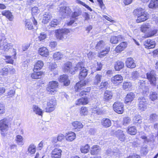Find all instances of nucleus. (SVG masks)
<instances>
[{"label":"nucleus","instance_id":"obj_1","mask_svg":"<svg viewBox=\"0 0 158 158\" xmlns=\"http://www.w3.org/2000/svg\"><path fill=\"white\" fill-rule=\"evenodd\" d=\"M12 119L7 117L0 120V130L2 135L4 136L5 133L8 130L9 128L11 126Z\"/></svg>","mask_w":158,"mask_h":158},{"label":"nucleus","instance_id":"obj_2","mask_svg":"<svg viewBox=\"0 0 158 158\" xmlns=\"http://www.w3.org/2000/svg\"><path fill=\"white\" fill-rule=\"evenodd\" d=\"M95 47L97 49L102 50L98 54V56L99 57H102L104 56L110 50V47L106 46L105 42L102 40L98 43Z\"/></svg>","mask_w":158,"mask_h":158},{"label":"nucleus","instance_id":"obj_3","mask_svg":"<svg viewBox=\"0 0 158 158\" xmlns=\"http://www.w3.org/2000/svg\"><path fill=\"white\" fill-rule=\"evenodd\" d=\"M79 65L77 64L75 66H73L72 63L70 62H67L64 65L63 67V71L65 72H69L72 74H74L76 72V69L79 67Z\"/></svg>","mask_w":158,"mask_h":158},{"label":"nucleus","instance_id":"obj_4","mask_svg":"<svg viewBox=\"0 0 158 158\" xmlns=\"http://www.w3.org/2000/svg\"><path fill=\"white\" fill-rule=\"evenodd\" d=\"M77 65H79V67L76 69V72L79 70V78L80 80H82L87 76L88 73V70L84 67V64L82 62H79Z\"/></svg>","mask_w":158,"mask_h":158},{"label":"nucleus","instance_id":"obj_5","mask_svg":"<svg viewBox=\"0 0 158 158\" xmlns=\"http://www.w3.org/2000/svg\"><path fill=\"white\" fill-rule=\"evenodd\" d=\"M69 29L66 28L58 30L56 32V37L57 39L63 40L66 38L67 34L70 32Z\"/></svg>","mask_w":158,"mask_h":158},{"label":"nucleus","instance_id":"obj_6","mask_svg":"<svg viewBox=\"0 0 158 158\" xmlns=\"http://www.w3.org/2000/svg\"><path fill=\"white\" fill-rule=\"evenodd\" d=\"M58 85V83L56 81H50L47 85L46 90L48 92L53 94L56 92Z\"/></svg>","mask_w":158,"mask_h":158},{"label":"nucleus","instance_id":"obj_7","mask_svg":"<svg viewBox=\"0 0 158 158\" xmlns=\"http://www.w3.org/2000/svg\"><path fill=\"white\" fill-rule=\"evenodd\" d=\"M113 127L111 128V134L113 135L116 136L120 141H124L125 140V135L123 133V131L121 130H118L115 131L113 128Z\"/></svg>","mask_w":158,"mask_h":158},{"label":"nucleus","instance_id":"obj_8","mask_svg":"<svg viewBox=\"0 0 158 158\" xmlns=\"http://www.w3.org/2000/svg\"><path fill=\"white\" fill-rule=\"evenodd\" d=\"M139 109L141 111H144L147 108V101L143 97H139L138 99Z\"/></svg>","mask_w":158,"mask_h":158},{"label":"nucleus","instance_id":"obj_9","mask_svg":"<svg viewBox=\"0 0 158 158\" xmlns=\"http://www.w3.org/2000/svg\"><path fill=\"white\" fill-rule=\"evenodd\" d=\"M72 11L69 7L63 6L61 7L59 10V14L63 18H65L69 15Z\"/></svg>","mask_w":158,"mask_h":158},{"label":"nucleus","instance_id":"obj_10","mask_svg":"<svg viewBox=\"0 0 158 158\" xmlns=\"http://www.w3.org/2000/svg\"><path fill=\"white\" fill-rule=\"evenodd\" d=\"M123 105L120 102H115L113 105L114 110L119 114H122L124 111Z\"/></svg>","mask_w":158,"mask_h":158},{"label":"nucleus","instance_id":"obj_11","mask_svg":"<svg viewBox=\"0 0 158 158\" xmlns=\"http://www.w3.org/2000/svg\"><path fill=\"white\" fill-rule=\"evenodd\" d=\"M147 79L149 80L150 84L153 85L156 84V74L154 71H152L146 74Z\"/></svg>","mask_w":158,"mask_h":158},{"label":"nucleus","instance_id":"obj_12","mask_svg":"<svg viewBox=\"0 0 158 158\" xmlns=\"http://www.w3.org/2000/svg\"><path fill=\"white\" fill-rule=\"evenodd\" d=\"M88 83L87 80L82 81L81 80L80 81L76 83L75 86V89L76 91L80 92L81 90L84 88V87Z\"/></svg>","mask_w":158,"mask_h":158},{"label":"nucleus","instance_id":"obj_13","mask_svg":"<svg viewBox=\"0 0 158 158\" xmlns=\"http://www.w3.org/2000/svg\"><path fill=\"white\" fill-rule=\"evenodd\" d=\"M62 150L58 148H54L51 152L52 158H60L61 156Z\"/></svg>","mask_w":158,"mask_h":158},{"label":"nucleus","instance_id":"obj_14","mask_svg":"<svg viewBox=\"0 0 158 158\" xmlns=\"http://www.w3.org/2000/svg\"><path fill=\"white\" fill-rule=\"evenodd\" d=\"M144 45L145 48L150 49L154 48L155 46L156 43L154 41L148 39L145 41Z\"/></svg>","mask_w":158,"mask_h":158},{"label":"nucleus","instance_id":"obj_15","mask_svg":"<svg viewBox=\"0 0 158 158\" xmlns=\"http://www.w3.org/2000/svg\"><path fill=\"white\" fill-rule=\"evenodd\" d=\"M59 81L63 82L65 86H68L70 84V82L68 78V77L66 75H63L60 76L59 78Z\"/></svg>","mask_w":158,"mask_h":158},{"label":"nucleus","instance_id":"obj_16","mask_svg":"<svg viewBox=\"0 0 158 158\" xmlns=\"http://www.w3.org/2000/svg\"><path fill=\"white\" fill-rule=\"evenodd\" d=\"M123 80V77L120 75H116L112 77L111 82L114 84L118 85Z\"/></svg>","mask_w":158,"mask_h":158},{"label":"nucleus","instance_id":"obj_17","mask_svg":"<svg viewBox=\"0 0 158 158\" xmlns=\"http://www.w3.org/2000/svg\"><path fill=\"white\" fill-rule=\"evenodd\" d=\"M126 65L127 67L131 69L134 68L136 66L134 60L131 58H127L126 62Z\"/></svg>","mask_w":158,"mask_h":158},{"label":"nucleus","instance_id":"obj_18","mask_svg":"<svg viewBox=\"0 0 158 158\" xmlns=\"http://www.w3.org/2000/svg\"><path fill=\"white\" fill-rule=\"evenodd\" d=\"M113 93L111 91L106 90L104 93V99L105 101H108L112 99Z\"/></svg>","mask_w":158,"mask_h":158},{"label":"nucleus","instance_id":"obj_19","mask_svg":"<svg viewBox=\"0 0 158 158\" xmlns=\"http://www.w3.org/2000/svg\"><path fill=\"white\" fill-rule=\"evenodd\" d=\"M135 94L131 92L127 94L125 98V102L127 103L132 101L135 98Z\"/></svg>","mask_w":158,"mask_h":158},{"label":"nucleus","instance_id":"obj_20","mask_svg":"<svg viewBox=\"0 0 158 158\" xmlns=\"http://www.w3.org/2000/svg\"><path fill=\"white\" fill-rule=\"evenodd\" d=\"M127 45V44L126 42H122L116 47L115 51L117 52H119L123 50L126 48Z\"/></svg>","mask_w":158,"mask_h":158},{"label":"nucleus","instance_id":"obj_21","mask_svg":"<svg viewBox=\"0 0 158 158\" xmlns=\"http://www.w3.org/2000/svg\"><path fill=\"white\" fill-rule=\"evenodd\" d=\"M123 39V36L121 35L112 36L110 38V42L113 44H117L118 41H122Z\"/></svg>","mask_w":158,"mask_h":158},{"label":"nucleus","instance_id":"obj_22","mask_svg":"<svg viewBox=\"0 0 158 158\" xmlns=\"http://www.w3.org/2000/svg\"><path fill=\"white\" fill-rule=\"evenodd\" d=\"M126 131L128 134L131 135H134L137 133L136 127L135 126L128 127Z\"/></svg>","mask_w":158,"mask_h":158},{"label":"nucleus","instance_id":"obj_23","mask_svg":"<svg viewBox=\"0 0 158 158\" xmlns=\"http://www.w3.org/2000/svg\"><path fill=\"white\" fill-rule=\"evenodd\" d=\"M147 19L148 15L147 13L145 12L143 14L138 16L136 21L137 23H139L145 21Z\"/></svg>","mask_w":158,"mask_h":158},{"label":"nucleus","instance_id":"obj_24","mask_svg":"<svg viewBox=\"0 0 158 158\" xmlns=\"http://www.w3.org/2000/svg\"><path fill=\"white\" fill-rule=\"evenodd\" d=\"M114 68L116 71H119L124 67V63L121 61L118 60L114 64Z\"/></svg>","mask_w":158,"mask_h":158},{"label":"nucleus","instance_id":"obj_25","mask_svg":"<svg viewBox=\"0 0 158 158\" xmlns=\"http://www.w3.org/2000/svg\"><path fill=\"white\" fill-rule=\"evenodd\" d=\"M32 110L33 112L36 114L42 116L43 112L42 110L38 106L33 105L32 106Z\"/></svg>","mask_w":158,"mask_h":158},{"label":"nucleus","instance_id":"obj_26","mask_svg":"<svg viewBox=\"0 0 158 158\" xmlns=\"http://www.w3.org/2000/svg\"><path fill=\"white\" fill-rule=\"evenodd\" d=\"M102 125L105 128L110 127L111 125V120L109 118H103L101 121Z\"/></svg>","mask_w":158,"mask_h":158},{"label":"nucleus","instance_id":"obj_27","mask_svg":"<svg viewBox=\"0 0 158 158\" xmlns=\"http://www.w3.org/2000/svg\"><path fill=\"white\" fill-rule=\"evenodd\" d=\"M52 17V15L51 13L49 12H46L43 15L42 23L44 24L47 23Z\"/></svg>","mask_w":158,"mask_h":158},{"label":"nucleus","instance_id":"obj_28","mask_svg":"<svg viewBox=\"0 0 158 158\" xmlns=\"http://www.w3.org/2000/svg\"><path fill=\"white\" fill-rule=\"evenodd\" d=\"M72 125L74 129L77 130H79L83 127L82 124L80 122L78 121L73 122L72 123Z\"/></svg>","mask_w":158,"mask_h":158},{"label":"nucleus","instance_id":"obj_29","mask_svg":"<svg viewBox=\"0 0 158 158\" xmlns=\"http://www.w3.org/2000/svg\"><path fill=\"white\" fill-rule=\"evenodd\" d=\"M40 54L43 56L46 57L48 55V49L45 47L40 48L39 50Z\"/></svg>","mask_w":158,"mask_h":158},{"label":"nucleus","instance_id":"obj_30","mask_svg":"<svg viewBox=\"0 0 158 158\" xmlns=\"http://www.w3.org/2000/svg\"><path fill=\"white\" fill-rule=\"evenodd\" d=\"M28 154L31 155L34 154L36 152V146L33 143L31 144L28 147L27 149Z\"/></svg>","mask_w":158,"mask_h":158},{"label":"nucleus","instance_id":"obj_31","mask_svg":"<svg viewBox=\"0 0 158 158\" xmlns=\"http://www.w3.org/2000/svg\"><path fill=\"white\" fill-rule=\"evenodd\" d=\"M76 134L72 132H69L65 136L66 139L69 141H72L75 139Z\"/></svg>","mask_w":158,"mask_h":158},{"label":"nucleus","instance_id":"obj_32","mask_svg":"<svg viewBox=\"0 0 158 158\" xmlns=\"http://www.w3.org/2000/svg\"><path fill=\"white\" fill-rule=\"evenodd\" d=\"M82 11L79 8H76L74 12L72 13V18L77 19V17L80 15L81 14Z\"/></svg>","mask_w":158,"mask_h":158},{"label":"nucleus","instance_id":"obj_33","mask_svg":"<svg viewBox=\"0 0 158 158\" xmlns=\"http://www.w3.org/2000/svg\"><path fill=\"white\" fill-rule=\"evenodd\" d=\"M88 102V100L87 97H83L79 99L77 102V105H85Z\"/></svg>","mask_w":158,"mask_h":158},{"label":"nucleus","instance_id":"obj_34","mask_svg":"<svg viewBox=\"0 0 158 158\" xmlns=\"http://www.w3.org/2000/svg\"><path fill=\"white\" fill-rule=\"evenodd\" d=\"M44 65V63L42 61L39 60L34 65V71H36L41 69Z\"/></svg>","mask_w":158,"mask_h":158},{"label":"nucleus","instance_id":"obj_35","mask_svg":"<svg viewBox=\"0 0 158 158\" xmlns=\"http://www.w3.org/2000/svg\"><path fill=\"white\" fill-rule=\"evenodd\" d=\"M145 12V10L144 9L140 7L137 8L135 10L133 13L135 15L137 16L138 17V16L143 14Z\"/></svg>","mask_w":158,"mask_h":158},{"label":"nucleus","instance_id":"obj_36","mask_svg":"<svg viewBox=\"0 0 158 158\" xmlns=\"http://www.w3.org/2000/svg\"><path fill=\"white\" fill-rule=\"evenodd\" d=\"M2 13L3 15L5 16L10 20H12L13 18V16L10 11L9 10L3 11Z\"/></svg>","mask_w":158,"mask_h":158},{"label":"nucleus","instance_id":"obj_37","mask_svg":"<svg viewBox=\"0 0 158 158\" xmlns=\"http://www.w3.org/2000/svg\"><path fill=\"white\" fill-rule=\"evenodd\" d=\"M34 71V72L31 75V78L35 79L40 78L42 75V73L41 72H35V71Z\"/></svg>","mask_w":158,"mask_h":158},{"label":"nucleus","instance_id":"obj_38","mask_svg":"<svg viewBox=\"0 0 158 158\" xmlns=\"http://www.w3.org/2000/svg\"><path fill=\"white\" fill-rule=\"evenodd\" d=\"M63 57V54L60 52H55L53 56V59L55 60H58L61 59Z\"/></svg>","mask_w":158,"mask_h":158},{"label":"nucleus","instance_id":"obj_39","mask_svg":"<svg viewBox=\"0 0 158 158\" xmlns=\"http://www.w3.org/2000/svg\"><path fill=\"white\" fill-rule=\"evenodd\" d=\"M150 25L148 23L143 24L141 27V30L143 32H146L149 31L150 28Z\"/></svg>","mask_w":158,"mask_h":158},{"label":"nucleus","instance_id":"obj_40","mask_svg":"<svg viewBox=\"0 0 158 158\" xmlns=\"http://www.w3.org/2000/svg\"><path fill=\"white\" fill-rule=\"evenodd\" d=\"M142 117L139 114H136L133 118V121L134 123H140L142 122Z\"/></svg>","mask_w":158,"mask_h":158},{"label":"nucleus","instance_id":"obj_41","mask_svg":"<svg viewBox=\"0 0 158 158\" xmlns=\"http://www.w3.org/2000/svg\"><path fill=\"white\" fill-rule=\"evenodd\" d=\"M100 148L99 146L97 145H94L91 148L90 153L92 155H95L99 151Z\"/></svg>","mask_w":158,"mask_h":158},{"label":"nucleus","instance_id":"obj_42","mask_svg":"<svg viewBox=\"0 0 158 158\" xmlns=\"http://www.w3.org/2000/svg\"><path fill=\"white\" fill-rule=\"evenodd\" d=\"M158 5V0H151L148 6L150 8H153Z\"/></svg>","mask_w":158,"mask_h":158},{"label":"nucleus","instance_id":"obj_43","mask_svg":"<svg viewBox=\"0 0 158 158\" xmlns=\"http://www.w3.org/2000/svg\"><path fill=\"white\" fill-rule=\"evenodd\" d=\"M131 83L130 82L125 81L124 82L123 88L124 89L130 90L131 89Z\"/></svg>","mask_w":158,"mask_h":158},{"label":"nucleus","instance_id":"obj_44","mask_svg":"<svg viewBox=\"0 0 158 158\" xmlns=\"http://www.w3.org/2000/svg\"><path fill=\"white\" fill-rule=\"evenodd\" d=\"M149 98L152 101H154L157 99L158 97V94L155 92L150 93L149 96Z\"/></svg>","mask_w":158,"mask_h":158},{"label":"nucleus","instance_id":"obj_45","mask_svg":"<svg viewBox=\"0 0 158 158\" xmlns=\"http://www.w3.org/2000/svg\"><path fill=\"white\" fill-rule=\"evenodd\" d=\"M23 137L22 136L19 135L16 136V140L18 145H23Z\"/></svg>","mask_w":158,"mask_h":158},{"label":"nucleus","instance_id":"obj_46","mask_svg":"<svg viewBox=\"0 0 158 158\" xmlns=\"http://www.w3.org/2000/svg\"><path fill=\"white\" fill-rule=\"evenodd\" d=\"M131 119L128 117H124L122 121L123 124L124 126H126L127 125L130 124L131 122Z\"/></svg>","mask_w":158,"mask_h":158},{"label":"nucleus","instance_id":"obj_47","mask_svg":"<svg viewBox=\"0 0 158 158\" xmlns=\"http://www.w3.org/2000/svg\"><path fill=\"white\" fill-rule=\"evenodd\" d=\"M102 77V75H101L97 74L95 77V79L94 82V85H97L101 81Z\"/></svg>","mask_w":158,"mask_h":158},{"label":"nucleus","instance_id":"obj_48","mask_svg":"<svg viewBox=\"0 0 158 158\" xmlns=\"http://www.w3.org/2000/svg\"><path fill=\"white\" fill-rule=\"evenodd\" d=\"M139 74L137 71H133L131 73V78L134 80L138 78L139 77Z\"/></svg>","mask_w":158,"mask_h":158},{"label":"nucleus","instance_id":"obj_49","mask_svg":"<svg viewBox=\"0 0 158 158\" xmlns=\"http://www.w3.org/2000/svg\"><path fill=\"white\" fill-rule=\"evenodd\" d=\"M89 147L88 144H86L84 146H82L81 148V151L82 153H87L89 150Z\"/></svg>","mask_w":158,"mask_h":158},{"label":"nucleus","instance_id":"obj_50","mask_svg":"<svg viewBox=\"0 0 158 158\" xmlns=\"http://www.w3.org/2000/svg\"><path fill=\"white\" fill-rule=\"evenodd\" d=\"M56 106V105H54V104H53V105H50V106H47V107L45 109V111L48 113L53 111L55 109Z\"/></svg>","mask_w":158,"mask_h":158},{"label":"nucleus","instance_id":"obj_51","mask_svg":"<svg viewBox=\"0 0 158 158\" xmlns=\"http://www.w3.org/2000/svg\"><path fill=\"white\" fill-rule=\"evenodd\" d=\"M59 21L56 19H53L50 23L49 26L52 27H55L59 24Z\"/></svg>","mask_w":158,"mask_h":158},{"label":"nucleus","instance_id":"obj_52","mask_svg":"<svg viewBox=\"0 0 158 158\" xmlns=\"http://www.w3.org/2000/svg\"><path fill=\"white\" fill-rule=\"evenodd\" d=\"M88 113V110L86 107H83L81 108L80 114L81 116L86 115Z\"/></svg>","mask_w":158,"mask_h":158},{"label":"nucleus","instance_id":"obj_53","mask_svg":"<svg viewBox=\"0 0 158 158\" xmlns=\"http://www.w3.org/2000/svg\"><path fill=\"white\" fill-rule=\"evenodd\" d=\"M0 73L3 76H6L8 73V69L7 68H4L0 70Z\"/></svg>","mask_w":158,"mask_h":158},{"label":"nucleus","instance_id":"obj_54","mask_svg":"<svg viewBox=\"0 0 158 158\" xmlns=\"http://www.w3.org/2000/svg\"><path fill=\"white\" fill-rule=\"evenodd\" d=\"M25 27L28 30H31L33 28V25L32 23L29 22L28 20H26L25 22Z\"/></svg>","mask_w":158,"mask_h":158},{"label":"nucleus","instance_id":"obj_55","mask_svg":"<svg viewBox=\"0 0 158 158\" xmlns=\"http://www.w3.org/2000/svg\"><path fill=\"white\" fill-rule=\"evenodd\" d=\"M148 33V37H150L153 36L155 35L157 31V30L156 29H152Z\"/></svg>","mask_w":158,"mask_h":158},{"label":"nucleus","instance_id":"obj_56","mask_svg":"<svg viewBox=\"0 0 158 158\" xmlns=\"http://www.w3.org/2000/svg\"><path fill=\"white\" fill-rule=\"evenodd\" d=\"M92 112L94 114H100L102 113V111L99 108L96 107V108H93L92 110Z\"/></svg>","mask_w":158,"mask_h":158},{"label":"nucleus","instance_id":"obj_57","mask_svg":"<svg viewBox=\"0 0 158 158\" xmlns=\"http://www.w3.org/2000/svg\"><path fill=\"white\" fill-rule=\"evenodd\" d=\"M56 101L54 99H51L47 103V106H50V105H56Z\"/></svg>","mask_w":158,"mask_h":158},{"label":"nucleus","instance_id":"obj_58","mask_svg":"<svg viewBox=\"0 0 158 158\" xmlns=\"http://www.w3.org/2000/svg\"><path fill=\"white\" fill-rule=\"evenodd\" d=\"M32 14L35 15L36 14H38L39 13L40 11L37 7H34L31 9Z\"/></svg>","mask_w":158,"mask_h":158},{"label":"nucleus","instance_id":"obj_59","mask_svg":"<svg viewBox=\"0 0 158 158\" xmlns=\"http://www.w3.org/2000/svg\"><path fill=\"white\" fill-rule=\"evenodd\" d=\"M115 152H112L111 149H109L106 150V153L108 156H112L114 155V153Z\"/></svg>","mask_w":158,"mask_h":158},{"label":"nucleus","instance_id":"obj_60","mask_svg":"<svg viewBox=\"0 0 158 158\" xmlns=\"http://www.w3.org/2000/svg\"><path fill=\"white\" fill-rule=\"evenodd\" d=\"M46 37V35L44 33H41L39 36V39L40 40H42L45 39Z\"/></svg>","mask_w":158,"mask_h":158},{"label":"nucleus","instance_id":"obj_61","mask_svg":"<svg viewBox=\"0 0 158 158\" xmlns=\"http://www.w3.org/2000/svg\"><path fill=\"white\" fill-rule=\"evenodd\" d=\"M5 112L4 105L0 102V114H3Z\"/></svg>","mask_w":158,"mask_h":158},{"label":"nucleus","instance_id":"obj_62","mask_svg":"<svg viewBox=\"0 0 158 158\" xmlns=\"http://www.w3.org/2000/svg\"><path fill=\"white\" fill-rule=\"evenodd\" d=\"M3 47L4 50L7 51L11 47V46L9 44H3Z\"/></svg>","mask_w":158,"mask_h":158},{"label":"nucleus","instance_id":"obj_63","mask_svg":"<svg viewBox=\"0 0 158 158\" xmlns=\"http://www.w3.org/2000/svg\"><path fill=\"white\" fill-rule=\"evenodd\" d=\"M6 59L7 60L6 62L8 63L12 64L13 62V60L11 58V56H6Z\"/></svg>","mask_w":158,"mask_h":158},{"label":"nucleus","instance_id":"obj_64","mask_svg":"<svg viewBox=\"0 0 158 158\" xmlns=\"http://www.w3.org/2000/svg\"><path fill=\"white\" fill-rule=\"evenodd\" d=\"M30 46L29 44H24L22 45V50L23 51L27 50Z\"/></svg>","mask_w":158,"mask_h":158}]
</instances>
